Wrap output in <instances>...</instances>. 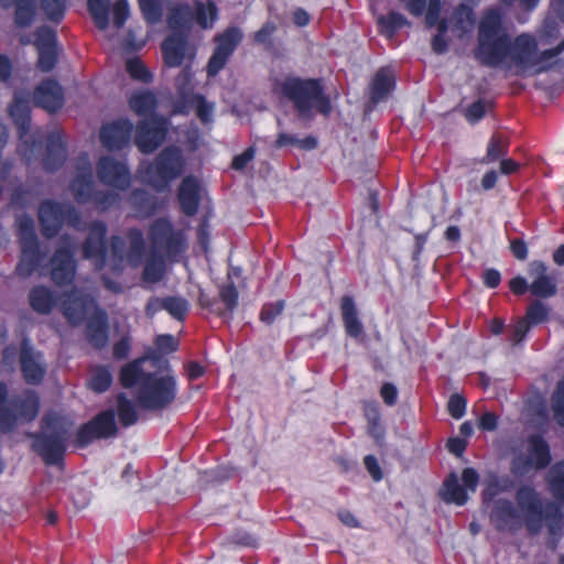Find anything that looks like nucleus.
Wrapping results in <instances>:
<instances>
[{"label":"nucleus","mask_w":564,"mask_h":564,"mask_svg":"<svg viewBox=\"0 0 564 564\" xmlns=\"http://www.w3.org/2000/svg\"><path fill=\"white\" fill-rule=\"evenodd\" d=\"M563 50L564 40L555 48L539 51L536 40L529 34H521L511 43L497 9H489L479 24L476 56L485 65L514 66L521 74H536L546 69Z\"/></svg>","instance_id":"nucleus-1"},{"label":"nucleus","mask_w":564,"mask_h":564,"mask_svg":"<svg viewBox=\"0 0 564 564\" xmlns=\"http://www.w3.org/2000/svg\"><path fill=\"white\" fill-rule=\"evenodd\" d=\"M145 359L135 360L121 370L123 387L133 388L140 408L159 411L173 403L176 397V381L165 371H152Z\"/></svg>","instance_id":"nucleus-2"},{"label":"nucleus","mask_w":564,"mask_h":564,"mask_svg":"<svg viewBox=\"0 0 564 564\" xmlns=\"http://www.w3.org/2000/svg\"><path fill=\"white\" fill-rule=\"evenodd\" d=\"M543 520V501L531 486L518 488L516 505L505 499L492 501L490 521L500 531L517 532L525 527L530 534H536L542 529Z\"/></svg>","instance_id":"nucleus-3"},{"label":"nucleus","mask_w":564,"mask_h":564,"mask_svg":"<svg viewBox=\"0 0 564 564\" xmlns=\"http://www.w3.org/2000/svg\"><path fill=\"white\" fill-rule=\"evenodd\" d=\"M272 89L276 96L292 100L303 118L310 117L313 109L322 113L330 111L329 101L317 80L288 77L276 79Z\"/></svg>","instance_id":"nucleus-4"},{"label":"nucleus","mask_w":564,"mask_h":564,"mask_svg":"<svg viewBox=\"0 0 564 564\" xmlns=\"http://www.w3.org/2000/svg\"><path fill=\"white\" fill-rule=\"evenodd\" d=\"M155 106V96L150 91L138 93L130 98V107L137 115L150 117L139 124L135 138V144L143 153L153 152L165 138L167 121L152 116Z\"/></svg>","instance_id":"nucleus-5"},{"label":"nucleus","mask_w":564,"mask_h":564,"mask_svg":"<svg viewBox=\"0 0 564 564\" xmlns=\"http://www.w3.org/2000/svg\"><path fill=\"white\" fill-rule=\"evenodd\" d=\"M63 314L73 325L88 317L87 336L96 347L107 343V315L97 308L94 299L88 294L77 297L72 294L62 303Z\"/></svg>","instance_id":"nucleus-6"},{"label":"nucleus","mask_w":564,"mask_h":564,"mask_svg":"<svg viewBox=\"0 0 564 564\" xmlns=\"http://www.w3.org/2000/svg\"><path fill=\"white\" fill-rule=\"evenodd\" d=\"M164 64L169 67H182L176 78V86L185 95L192 79L191 65L196 56V47L189 43L183 33L174 32L162 43Z\"/></svg>","instance_id":"nucleus-7"},{"label":"nucleus","mask_w":564,"mask_h":564,"mask_svg":"<svg viewBox=\"0 0 564 564\" xmlns=\"http://www.w3.org/2000/svg\"><path fill=\"white\" fill-rule=\"evenodd\" d=\"M93 170L87 154L78 158L76 163V173L72 182L70 189L79 203L93 200L98 207L107 209L119 203L120 196L117 192H96L93 191Z\"/></svg>","instance_id":"nucleus-8"},{"label":"nucleus","mask_w":564,"mask_h":564,"mask_svg":"<svg viewBox=\"0 0 564 564\" xmlns=\"http://www.w3.org/2000/svg\"><path fill=\"white\" fill-rule=\"evenodd\" d=\"M184 159L178 148L165 149L153 164L140 171L143 182L156 189H164L183 171Z\"/></svg>","instance_id":"nucleus-9"},{"label":"nucleus","mask_w":564,"mask_h":564,"mask_svg":"<svg viewBox=\"0 0 564 564\" xmlns=\"http://www.w3.org/2000/svg\"><path fill=\"white\" fill-rule=\"evenodd\" d=\"M39 411V400L28 391L21 404L7 400V388L0 383V430L11 431L18 423L32 421Z\"/></svg>","instance_id":"nucleus-10"},{"label":"nucleus","mask_w":564,"mask_h":564,"mask_svg":"<svg viewBox=\"0 0 564 564\" xmlns=\"http://www.w3.org/2000/svg\"><path fill=\"white\" fill-rule=\"evenodd\" d=\"M215 18L216 7L214 3L205 4L197 1L193 7L187 3L173 7L167 18V24L174 32L182 33L191 28L194 19L202 28L206 29L212 26Z\"/></svg>","instance_id":"nucleus-11"},{"label":"nucleus","mask_w":564,"mask_h":564,"mask_svg":"<svg viewBox=\"0 0 564 564\" xmlns=\"http://www.w3.org/2000/svg\"><path fill=\"white\" fill-rule=\"evenodd\" d=\"M17 226L21 245V260L17 267V272L21 276H29L39 268L41 260L34 223L32 218L23 215L17 219Z\"/></svg>","instance_id":"nucleus-12"},{"label":"nucleus","mask_w":564,"mask_h":564,"mask_svg":"<svg viewBox=\"0 0 564 564\" xmlns=\"http://www.w3.org/2000/svg\"><path fill=\"white\" fill-rule=\"evenodd\" d=\"M128 243L119 237L111 240L110 265L113 270H120L126 265L138 267L141 264L145 246L143 234L138 229H131L128 234Z\"/></svg>","instance_id":"nucleus-13"},{"label":"nucleus","mask_w":564,"mask_h":564,"mask_svg":"<svg viewBox=\"0 0 564 564\" xmlns=\"http://www.w3.org/2000/svg\"><path fill=\"white\" fill-rule=\"evenodd\" d=\"M150 241L154 254L175 257L185 249L183 231L174 230L166 219H158L152 224Z\"/></svg>","instance_id":"nucleus-14"},{"label":"nucleus","mask_w":564,"mask_h":564,"mask_svg":"<svg viewBox=\"0 0 564 564\" xmlns=\"http://www.w3.org/2000/svg\"><path fill=\"white\" fill-rule=\"evenodd\" d=\"M45 431L35 438L34 448L42 455L47 464L57 463L65 449L66 431H56L59 421L45 417Z\"/></svg>","instance_id":"nucleus-15"},{"label":"nucleus","mask_w":564,"mask_h":564,"mask_svg":"<svg viewBox=\"0 0 564 564\" xmlns=\"http://www.w3.org/2000/svg\"><path fill=\"white\" fill-rule=\"evenodd\" d=\"M39 217L46 237L54 236L64 221L79 229L78 215L68 205L45 202L40 207Z\"/></svg>","instance_id":"nucleus-16"},{"label":"nucleus","mask_w":564,"mask_h":564,"mask_svg":"<svg viewBox=\"0 0 564 564\" xmlns=\"http://www.w3.org/2000/svg\"><path fill=\"white\" fill-rule=\"evenodd\" d=\"M550 463L547 444L540 436H532L525 444V452L519 454L513 460V470L524 475L530 469L544 468Z\"/></svg>","instance_id":"nucleus-17"},{"label":"nucleus","mask_w":564,"mask_h":564,"mask_svg":"<svg viewBox=\"0 0 564 564\" xmlns=\"http://www.w3.org/2000/svg\"><path fill=\"white\" fill-rule=\"evenodd\" d=\"M116 433L117 425L115 422V413L111 410H108L100 413L94 420L79 429L77 433V442L80 446H85L96 438L112 437Z\"/></svg>","instance_id":"nucleus-18"},{"label":"nucleus","mask_w":564,"mask_h":564,"mask_svg":"<svg viewBox=\"0 0 564 564\" xmlns=\"http://www.w3.org/2000/svg\"><path fill=\"white\" fill-rule=\"evenodd\" d=\"M97 176L99 181L118 191L129 187L131 176L127 165L110 156H104L97 164Z\"/></svg>","instance_id":"nucleus-19"},{"label":"nucleus","mask_w":564,"mask_h":564,"mask_svg":"<svg viewBox=\"0 0 564 564\" xmlns=\"http://www.w3.org/2000/svg\"><path fill=\"white\" fill-rule=\"evenodd\" d=\"M242 35L238 29H228L217 37L216 50L207 65L208 76H215L225 66Z\"/></svg>","instance_id":"nucleus-20"},{"label":"nucleus","mask_w":564,"mask_h":564,"mask_svg":"<svg viewBox=\"0 0 564 564\" xmlns=\"http://www.w3.org/2000/svg\"><path fill=\"white\" fill-rule=\"evenodd\" d=\"M73 242L67 238H63V245L56 250L52 259V279L58 284L63 285L69 283L74 279L75 264L73 260Z\"/></svg>","instance_id":"nucleus-21"},{"label":"nucleus","mask_w":564,"mask_h":564,"mask_svg":"<svg viewBox=\"0 0 564 564\" xmlns=\"http://www.w3.org/2000/svg\"><path fill=\"white\" fill-rule=\"evenodd\" d=\"M106 226L102 223H93L89 227L88 237L83 246V257L91 260L97 270L106 265L107 257L105 249Z\"/></svg>","instance_id":"nucleus-22"},{"label":"nucleus","mask_w":564,"mask_h":564,"mask_svg":"<svg viewBox=\"0 0 564 564\" xmlns=\"http://www.w3.org/2000/svg\"><path fill=\"white\" fill-rule=\"evenodd\" d=\"M34 44L39 52V68L50 72L55 66L57 58L55 32L45 26L40 28Z\"/></svg>","instance_id":"nucleus-23"},{"label":"nucleus","mask_w":564,"mask_h":564,"mask_svg":"<svg viewBox=\"0 0 564 564\" xmlns=\"http://www.w3.org/2000/svg\"><path fill=\"white\" fill-rule=\"evenodd\" d=\"M529 274L532 279L529 289L533 295L539 297H550L556 293V279L553 274L547 272V268L543 262H531L529 267Z\"/></svg>","instance_id":"nucleus-24"},{"label":"nucleus","mask_w":564,"mask_h":564,"mask_svg":"<svg viewBox=\"0 0 564 564\" xmlns=\"http://www.w3.org/2000/svg\"><path fill=\"white\" fill-rule=\"evenodd\" d=\"M21 369L29 383H39L45 373L41 355L35 352L26 340H23L20 352Z\"/></svg>","instance_id":"nucleus-25"},{"label":"nucleus","mask_w":564,"mask_h":564,"mask_svg":"<svg viewBox=\"0 0 564 564\" xmlns=\"http://www.w3.org/2000/svg\"><path fill=\"white\" fill-rule=\"evenodd\" d=\"M132 123L128 120H118L102 127L100 140L104 147L109 150L121 149L130 139Z\"/></svg>","instance_id":"nucleus-26"},{"label":"nucleus","mask_w":564,"mask_h":564,"mask_svg":"<svg viewBox=\"0 0 564 564\" xmlns=\"http://www.w3.org/2000/svg\"><path fill=\"white\" fill-rule=\"evenodd\" d=\"M72 294H75L77 297L83 296L77 290L72 291L69 294H64L59 301L56 296L51 292L50 289L44 286L34 288L29 295L31 307L40 313V314H48L53 307L59 305L63 310L62 303L67 300V297Z\"/></svg>","instance_id":"nucleus-27"},{"label":"nucleus","mask_w":564,"mask_h":564,"mask_svg":"<svg viewBox=\"0 0 564 564\" xmlns=\"http://www.w3.org/2000/svg\"><path fill=\"white\" fill-rule=\"evenodd\" d=\"M36 104L48 111H55L62 106L63 93L61 86L54 80L43 82L35 90Z\"/></svg>","instance_id":"nucleus-28"},{"label":"nucleus","mask_w":564,"mask_h":564,"mask_svg":"<svg viewBox=\"0 0 564 564\" xmlns=\"http://www.w3.org/2000/svg\"><path fill=\"white\" fill-rule=\"evenodd\" d=\"M178 200L182 210L192 216L197 212L199 203V183L193 176L185 177L178 188Z\"/></svg>","instance_id":"nucleus-29"},{"label":"nucleus","mask_w":564,"mask_h":564,"mask_svg":"<svg viewBox=\"0 0 564 564\" xmlns=\"http://www.w3.org/2000/svg\"><path fill=\"white\" fill-rule=\"evenodd\" d=\"M8 111L19 130V137L22 144L28 145L31 140V137L28 134L30 128V108L28 102L19 97H14V100L10 105Z\"/></svg>","instance_id":"nucleus-30"},{"label":"nucleus","mask_w":564,"mask_h":564,"mask_svg":"<svg viewBox=\"0 0 564 564\" xmlns=\"http://www.w3.org/2000/svg\"><path fill=\"white\" fill-rule=\"evenodd\" d=\"M445 21L448 24V30L456 37H463L465 34L470 33L475 26L473 11L467 6L457 8L453 15Z\"/></svg>","instance_id":"nucleus-31"},{"label":"nucleus","mask_w":564,"mask_h":564,"mask_svg":"<svg viewBox=\"0 0 564 564\" xmlns=\"http://www.w3.org/2000/svg\"><path fill=\"white\" fill-rule=\"evenodd\" d=\"M394 87V74L390 68H381L375 75L370 91L371 100L379 102L384 99Z\"/></svg>","instance_id":"nucleus-32"},{"label":"nucleus","mask_w":564,"mask_h":564,"mask_svg":"<svg viewBox=\"0 0 564 564\" xmlns=\"http://www.w3.org/2000/svg\"><path fill=\"white\" fill-rule=\"evenodd\" d=\"M400 1L404 4L406 10L415 17H419L424 12V10L426 8V3H427V12L425 15V22H426L427 26H433L437 22L438 13H440V0H400Z\"/></svg>","instance_id":"nucleus-33"},{"label":"nucleus","mask_w":564,"mask_h":564,"mask_svg":"<svg viewBox=\"0 0 564 564\" xmlns=\"http://www.w3.org/2000/svg\"><path fill=\"white\" fill-rule=\"evenodd\" d=\"M343 321L347 334L358 338L362 334V324L360 323L352 297L344 296L340 304Z\"/></svg>","instance_id":"nucleus-34"},{"label":"nucleus","mask_w":564,"mask_h":564,"mask_svg":"<svg viewBox=\"0 0 564 564\" xmlns=\"http://www.w3.org/2000/svg\"><path fill=\"white\" fill-rule=\"evenodd\" d=\"M65 159L66 151L62 137L52 134L48 139L46 158L44 159L45 169L54 171L64 163Z\"/></svg>","instance_id":"nucleus-35"},{"label":"nucleus","mask_w":564,"mask_h":564,"mask_svg":"<svg viewBox=\"0 0 564 564\" xmlns=\"http://www.w3.org/2000/svg\"><path fill=\"white\" fill-rule=\"evenodd\" d=\"M441 495L446 502H454L462 506L467 501L466 489L458 484L455 474H451L445 479Z\"/></svg>","instance_id":"nucleus-36"},{"label":"nucleus","mask_w":564,"mask_h":564,"mask_svg":"<svg viewBox=\"0 0 564 564\" xmlns=\"http://www.w3.org/2000/svg\"><path fill=\"white\" fill-rule=\"evenodd\" d=\"M380 32L388 37H392L395 31L409 24V21L399 12L391 11L387 15L378 18Z\"/></svg>","instance_id":"nucleus-37"},{"label":"nucleus","mask_w":564,"mask_h":564,"mask_svg":"<svg viewBox=\"0 0 564 564\" xmlns=\"http://www.w3.org/2000/svg\"><path fill=\"white\" fill-rule=\"evenodd\" d=\"M220 302L224 307L215 306L213 311L220 316H228L232 313L238 303V292L234 284L225 285L219 292Z\"/></svg>","instance_id":"nucleus-38"},{"label":"nucleus","mask_w":564,"mask_h":564,"mask_svg":"<svg viewBox=\"0 0 564 564\" xmlns=\"http://www.w3.org/2000/svg\"><path fill=\"white\" fill-rule=\"evenodd\" d=\"M130 203L135 208L137 216L148 217L156 208V203L144 191H134L130 195Z\"/></svg>","instance_id":"nucleus-39"},{"label":"nucleus","mask_w":564,"mask_h":564,"mask_svg":"<svg viewBox=\"0 0 564 564\" xmlns=\"http://www.w3.org/2000/svg\"><path fill=\"white\" fill-rule=\"evenodd\" d=\"M110 0H88V10L100 30H106L109 24Z\"/></svg>","instance_id":"nucleus-40"},{"label":"nucleus","mask_w":564,"mask_h":564,"mask_svg":"<svg viewBox=\"0 0 564 564\" xmlns=\"http://www.w3.org/2000/svg\"><path fill=\"white\" fill-rule=\"evenodd\" d=\"M547 481L554 497L564 502V462L555 464L550 469Z\"/></svg>","instance_id":"nucleus-41"},{"label":"nucleus","mask_w":564,"mask_h":564,"mask_svg":"<svg viewBox=\"0 0 564 564\" xmlns=\"http://www.w3.org/2000/svg\"><path fill=\"white\" fill-rule=\"evenodd\" d=\"M117 411L119 420L124 426L132 425L138 421L135 404L123 394L117 398Z\"/></svg>","instance_id":"nucleus-42"},{"label":"nucleus","mask_w":564,"mask_h":564,"mask_svg":"<svg viewBox=\"0 0 564 564\" xmlns=\"http://www.w3.org/2000/svg\"><path fill=\"white\" fill-rule=\"evenodd\" d=\"M186 101L195 110L196 116L203 123L212 122L214 112L213 104L207 102L200 95H193Z\"/></svg>","instance_id":"nucleus-43"},{"label":"nucleus","mask_w":564,"mask_h":564,"mask_svg":"<svg viewBox=\"0 0 564 564\" xmlns=\"http://www.w3.org/2000/svg\"><path fill=\"white\" fill-rule=\"evenodd\" d=\"M112 381L110 371L105 367H97L91 370L89 387L96 392L106 391Z\"/></svg>","instance_id":"nucleus-44"},{"label":"nucleus","mask_w":564,"mask_h":564,"mask_svg":"<svg viewBox=\"0 0 564 564\" xmlns=\"http://www.w3.org/2000/svg\"><path fill=\"white\" fill-rule=\"evenodd\" d=\"M164 274V262L161 258L153 257L145 263L143 270V281L148 283L159 282Z\"/></svg>","instance_id":"nucleus-45"},{"label":"nucleus","mask_w":564,"mask_h":564,"mask_svg":"<svg viewBox=\"0 0 564 564\" xmlns=\"http://www.w3.org/2000/svg\"><path fill=\"white\" fill-rule=\"evenodd\" d=\"M507 140L502 135H492L488 143L487 154L484 158L482 162H494L497 161L499 158L503 156L507 153Z\"/></svg>","instance_id":"nucleus-46"},{"label":"nucleus","mask_w":564,"mask_h":564,"mask_svg":"<svg viewBox=\"0 0 564 564\" xmlns=\"http://www.w3.org/2000/svg\"><path fill=\"white\" fill-rule=\"evenodd\" d=\"M286 145H294V147H297L301 149L312 150V149L316 148L317 142H316V139L313 137H307L305 139H297L295 135H292V134H289L285 132L279 133L278 139H276V147L282 148V147H286Z\"/></svg>","instance_id":"nucleus-47"},{"label":"nucleus","mask_w":564,"mask_h":564,"mask_svg":"<svg viewBox=\"0 0 564 564\" xmlns=\"http://www.w3.org/2000/svg\"><path fill=\"white\" fill-rule=\"evenodd\" d=\"M164 310H166L174 318L184 319L188 312V302L183 297L171 296L164 299Z\"/></svg>","instance_id":"nucleus-48"},{"label":"nucleus","mask_w":564,"mask_h":564,"mask_svg":"<svg viewBox=\"0 0 564 564\" xmlns=\"http://www.w3.org/2000/svg\"><path fill=\"white\" fill-rule=\"evenodd\" d=\"M41 9L51 21H59L65 13V0H40Z\"/></svg>","instance_id":"nucleus-49"},{"label":"nucleus","mask_w":564,"mask_h":564,"mask_svg":"<svg viewBox=\"0 0 564 564\" xmlns=\"http://www.w3.org/2000/svg\"><path fill=\"white\" fill-rule=\"evenodd\" d=\"M511 487V482L507 478H495L488 485L484 491V500L486 503L494 500L496 496L501 492L508 491Z\"/></svg>","instance_id":"nucleus-50"},{"label":"nucleus","mask_w":564,"mask_h":564,"mask_svg":"<svg viewBox=\"0 0 564 564\" xmlns=\"http://www.w3.org/2000/svg\"><path fill=\"white\" fill-rule=\"evenodd\" d=\"M139 4L147 21L150 23L160 21L162 11L158 0H142Z\"/></svg>","instance_id":"nucleus-51"},{"label":"nucleus","mask_w":564,"mask_h":564,"mask_svg":"<svg viewBox=\"0 0 564 564\" xmlns=\"http://www.w3.org/2000/svg\"><path fill=\"white\" fill-rule=\"evenodd\" d=\"M126 68L130 76L138 80L149 82L151 79V74L148 72L143 63L138 58L128 59Z\"/></svg>","instance_id":"nucleus-52"},{"label":"nucleus","mask_w":564,"mask_h":564,"mask_svg":"<svg viewBox=\"0 0 564 564\" xmlns=\"http://www.w3.org/2000/svg\"><path fill=\"white\" fill-rule=\"evenodd\" d=\"M283 308V301H276L275 303L267 304L261 311L260 318L262 322L271 324L279 315H281Z\"/></svg>","instance_id":"nucleus-53"},{"label":"nucleus","mask_w":564,"mask_h":564,"mask_svg":"<svg viewBox=\"0 0 564 564\" xmlns=\"http://www.w3.org/2000/svg\"><path fill=\"white\" fill-rule=\"evenodd\" d=\"M448 412L454 419H460L465 414L466 401L459 394H453L447 404Z\"/></svg>","instance_id":"nucleus-54"},{"label":"nucleus","mask_w":564,"mask_h":564,"mask_svg":"<svg viewBox=\"0 0 564 564\" xmlns=\"http://www.w3.org/2000/svg\"><path fill=\"white\" fill-rule=\"evenodd\" d=\"M113 22L121 28L129 15V7L126 0H117L112 6Z\"/></svg>","instance_id":"nucleus-55"},{"label":"nucleus","mask_w":564,"mask_h":564,"mask_svg":"<svg viewBox=\"0 0 564 564\" xmlns=\"http://www.w3.org/2000/svg\"><path fill=\"white\" fill-rule=\"evenodd\" d=\"M547 316V310L546 307L540 303L535 302L533 303L527 312V318L532 324H538L543 322Z\"/></svg>","instance_id":"nucleus-56"},{"label":"nucleus","mask_w":564,"mask_h":564,"mask_svg":"<svg viewBox=\"0 0 564 564\" xmlns=\"http://www.w3.org/2000/svg\"><path fill=\"white\" fill-rule=\"evenodd\" d=\"M447 31H449L447 22L441 21V23L438 24V33L434 36L432 41L433 50L436 53H443L446 51L447 42L444 39V35Z\"/></svg>","instance_id":"nucleus-57"},{"label":"nucleus","mask_w":564,"mask_h":564,"mask_svg":"<svg viewBox=\"0 0 564 564\" xmlns=\"http://www.w3.org/2000/svg\"><path fill=\"white\" fill-rule=\"evenodd\" d=\"M486 112V106L481 101L474 102L466 111V117L470 122H476L484 117Z\"/></svg>","instance_id":"nucleus-58"},{"label":"nucleus","mask_w":564,"mask_h":564,"mask_svg":"<svg viewBox=\"0 0 564 564\" xmlns=\"http://www.w3.org/2000/svg\"><path fill=\"white\" fill-rule=\"evenodd\" d=\"M463 482L467 490L475 491L478 485V474L473 468H466L463 470Z\"/></svg>","instance_id":"nucleus-59"},{"label":"nucleus","mask_w":564,"mask_h":564,"mask_svg":"<svg viewBox=\"0 0 564 564\" xmlns=\"http://www.w3.org/2000/svg\"><path fill=\"white\" fill-rule=\"evenodd\" d=\"M254 158L253 148H248L245 152L234 158L232 167L235 170H242Z\"/></svg>","instance_id":"nucleus-60"},{"label":"nucleus","mask_w":564,"mask_h":564,"mask_svg":"<svg viewBox=\"0 0 564 564\" xmlns=\"http://www.w3.org/2000/svg\"><path fill=\"white\" fill-rule=\"evenodd\" d=\"M364 463L373 480L379 481L382 478V474L377 459L373 456L368 455L365 457Z\"/></svg>","instance_id":"nucleus-61"},{"label":"nucleus","mask_w":564,"mask_h":564,"mask_svg":"<svg viewBox=\"0 0 564 564\" xmlns=\"http://www.w3.org/2000/svg\"><path fill=\"white\" fill-rule=\"evenodd\" d=\"M380 394L388 405H393L397 401L398 391L393 384L384 383L380 390Z\"/></svg>","instance_id":"nucleus-62"},{"label":"nucleus","mask_w":564,"mask_h":564,"mask_svg":"<svg viewBox=\"0 0 564 564\" xmlns=\"http://www.w3.org/2000/svg\"><path fill=\"white\" fill-rule=\"evenodd\" d=\"M546 524H547V528H549V532L552 536L554 538H558L562 533V528H563V524H562V517L560 513H556L554 517L552 518H546Z\"/></svg>","instance_id":"nucleus-63"},{"label":"nucleus","mask_w":564,"mask_h":564,"mask_svg":"<svg viewBox=\"0 0 564 564\" xmlns=\"http://www.w3.org/2000/svg\"><path fill=\"white\" fill-rule=\"evenodd\" d=\"M156 345L158 347L164 351H173L176 348V341L173 336L171 335H161L156 338Z\"/></svg>","instance_id":"nucleus-64"}]
</instances>
